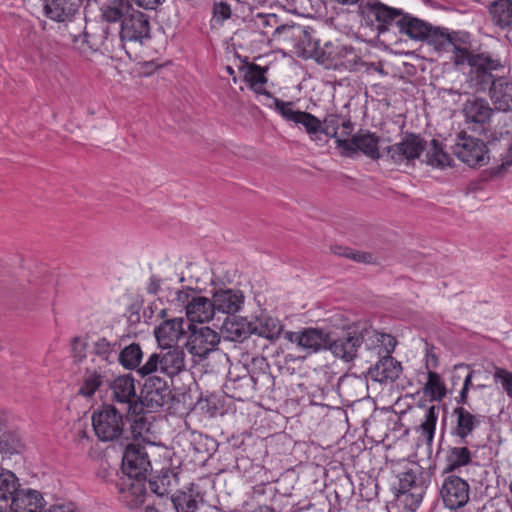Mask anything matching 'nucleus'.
<instances>
[{
  "instance_id": "obj_1",
  "label": "nucleus",
  "mask_w": 512,
  "mask_h": 512,
  "mask_svg": "<svg viewBox=\"0 0 512 512\" xmlns=\"http://www.w3.org/2000/svg\"><path fill=\"white\" fill-rule=\"evenodd\" d=\"M86 42L95 49L103 52L115 53L124 50L127 43L143 44L144 40L151 38V26L148 16L132 6L122 19L119 35H115L109 26L103 27L99 35L90 36L85 33Z\"/></svg>"
},
{
  "instance_id": "obj_2",
  "label": "nucleus",
  "mask_w": 512,
  "mask_h": 512,
  "mask_svg": "<svg viewBox=\"0 0 512 512\" xmlns=\"http://www.w3.org/2000/svg\"><path fill=\"white\" fill-rule=\"evenodd\" d=\"M379 342H384L386 347L391 350L394 337L390 334L380 333L366 323H354L336 338L330 335L328 350L334 357L345 362H352L358 357L363 344L368 350H375L379 346Z\"/></svg>"
},
{
  "instance_id": "obj_3",
  "label": "nucleus",
  "mask_w": 512,
  "mask_h": 512,
  "mask_svg": "<svg viewBox=\"0 0 512 512\" xmlns=\"http://www.w3.org/2000/svg\"><path fill=\"white\" fill-rule=\"evenodd\" d=\"M470 61L471 67L467 74L468 86L476 92L489 93L498 77L493 75V71L504 69L506 62L498 55L486 51L477 53Z\"/></svg>"
},
{
  "instance_id": "obj_4",
  "label": "nucleus",
  "mask_w": 512,
  "mask_h": 512,
  "mask_svg": "<svg viewBox=\"0 0 512 512\" xmlns=\"http://www.w3.org/2000/svg\"><path fill=\"white\" fill-rule=\"evenodd\" d=\"M92 426L102 442L123 441L127 433L123 414L111 404H103L93 412Z\"/></svg>"
},
{
  "instance_id": "obj_5",
  "label": "nucleus",
  "mask_w": 512,
  "mask_h": 512,
  "mask_svg": "<svg viewBox=\"0 0 512 512\" xmlns=\"http://www.w3.org/2000/svg\"><path fill=\"white\" fill-rule=\"evenodd\" d=\"M185 358L180 346L161 347L160 352L151 354L137 372L143 377L154 372L173 377L185 369Z\"/></svg>"
},
{
  "instance_id": "obj_6",
  "label": "nucleus",
  "mask_w": 512,
  "mask_h": 512,
  "mask_svg": "<svg viewBox=\"0 0 512 512\" xmlns=\"http://www.w3.org/2000/svg\"><path fill=\"white\" fill-rule=\"evenodd\" d=\"M425 489L424 482L414 471L408 470L399 474L392 508H396L398 512H415L422 502Z\"/></svg>"
},
{
  "instance_id": "obj_7",
  "label": "nucleus",
  "mask_w": 512,
  "mask_h": 512,
  "mask_svg": "<svg viewBox=\"0 0 512 512\" xmlns=\"http://www.w3.org/2000/svg\"><path fill=\"white\" fill-rule=\"evenodd\" d=\"M189 335L185 344L187 351L197 361H202L208 355L217 350L220 343V335L208 326L196 327L189 324Z\"/></svg>"
},
{
  "instance_id": "obj_8",
  "label": "nucleus",
  "mask_w": 512,
  "mask_h": 512,
  "mask_svg": "<svg viewBox=\"0 0 512 512\" xmlns=\"http://www.w3.org/2000/svg\"><path fill=\"white\" fill-rule=\"evenodd\" d=\"M454 155L470 167L483 166L489 161L488 148L483 140L462 132L453 146Z\"/></svg>"
},
{
  "instance_id": "obj_9",
  "label": "nucleus",
  "mask_w": 512,
  "mask_h": 512,
  "mask_svg": "<svg viewBox=\"0 0 512 512\" xmlns=\"http://www.w3.org/2000/svg\"><path fill=\"white\" fill-rule=\"evenodd\" d=\"M273 106L285 121L302 125L311 140H318V134L322 130V122L316 116L306 111L294 110L293 102H286L279 98H273Z\"/></svg>"
},
{
  "instance_id": "obj_10",
  "label": "nucleus",
  "mask_w": 512,
  "mask_h": 512,
  "mask_svg": "<svg viewBox=\"0 0 512 512\" xmlns=\"http://www.w3.org/2000/svg\"><path fill=\"white\" fill-rule=\"evenodd\" d=\"M379 137L370 131L360 130L350 139H337V148L345 157H353L359 151L371 159H379L381 154L378 149Z\"/></svg>"
},
{
  "instance_id": "obj_11",
  "label": "nucleus",
  "mask_w": 512,
  "mask_h": 512,
  "mask_svg": "<svg viewBox=\"0 0 512 512\" xmlns=\"http://www.w3.org/2000/svg\"><path fill=\"white\" fill-rule=\"evenodd\" d=\"M360 15L373 24L376 22L378 31L382 32L388 29L402 16L401 9L390 7L379 0H361L358 9Z\"/></svg>"
},
{
  "instance_id": "obj_12",
  "label": "nucleus",
  "mask_w": 512,
  "mask_h": 512,
  "mask_svg": "<svg viewBox=\"0 0 512 512\" xmlns=\"http://www.w3.org/2000/svg\"><path fill=\"white\" fill-rule=\"evenodd\" d=\"M150 469L151 463L145 447L128 444L122 459V471L127 476L126 479L143 481Z\"/></svg>"
},
{
  "instance_id": "obj_13",
  "label": "nucleus",
  "mask_w": 512,
  "mask_h": 512,
  "mask_svg": "<svg viewBox=\"0 0 512 512\" xmlns=\"http://www.w3.org/2000/svg\"><path fill=\"white\" fill-rule=\"evenodd\" d=\"M396 344L397 341L394 338L393 348L391 350L386 347L384 342H379V346L375 349L377 355L380 357V360L370 369V374L375 381L381 383L386 381L393 382L399 378L402 371L401 363L391 356Z\"/></svg>"
},
{
  "instance_id": "obj_14",
  "label": "nucleus",
  "mask_w": 512,
  "mask_h": 512,
  "mask_svg": "<svg viewBox=\"0 0 512 512\" xmlns=\"http://www.w3.org/2000/svg\"><path fill=\"white\" fill-rule=\"evenodd\" d=\"M111 398L114 402L124 406L125 411H140L142 405L137 396L135 380L131 375H122L110 383Z\"/></svg>"
},
{
  "instance_id": "obj_15",
  "label": "nucleus",
  "mask_w": 512,
  "mask_h": 512,
  "mask_svg": "<svg viewBox=\"0 0 512 512\" xmlns=\"http://www.w3.org/2000/svg\"><path fill=\"white\" fill-rule=\"evenodd\" d=\"M440 495L444 505L455 510L465 506L469 501L470 487L464 479L450 475L444 479Z\"/></svg>"
},
{
  "instance_id": "obj_16",
  "label": "nucleus",
  "mask_w": 512,
  "mask_h": 512,
  "mask_svg": "<svg viewBox=\"0 0 512 512\" xmlns=\"http://www.w3.org/2000/svg\"><path fill=\"white\" fill-rule=\"evenodd\" d=\"M139 403L144 406L157 409L169 403L171 398V391L167 382L157 376H149L141 390V397Z\"/></svg>"
},
{
  "instance_id": "obj_17",
  "label": "nucleus",
  "mask_w": 512,
  "mask_h": 512,
  "mask_svg": "<svg viewBox=\"0 0 512 512\" xmlns=\"http://www.w3.org/2000/svg\"><path fill=\"white\" fill-rule=\"evenodd\" d=\"M425 141L415 134H407L399 143L388 146L387 156L396 164L409 162L420 157Z\"/></svg>"
},
{
  "instance_id": "obj_18",
  "label": "nucleus",
  "mask_w": 512,
  "mask_h": 512,
  "mask_svg": "<svg viewBox=\"0 0 512 512\" xmlns=\"http://www.w3.org/2000/svg\"><path fill=\"white\" fill-rule=\"evenodd\" d=\"M285 338L308 353H316L321 350H328L330 334L321 329L307 328L298 332H287Z\"/></svg>"
},
{
  "instance_id": "obj_19",
  "label": "nucleus",
  "mask_w": 512,
  "mask_h": 512,
  "mask_svg": "<svg viewBox=\"0 0 512 512\" xmlns=\"http://www.w3.org/2000/svg\"><path fill=\"white\" fill-rule=\"evenodd\" d=\"M322 62L329 61L337 69H345L355 71L358 66H368L367 63L362 62L352 47L332 45L329 51H325V56L321 59Z\"/></svg>"
},
{
  "instance_id": "obj_20",
  "label": "nucleus",
  "mask_w": 512,
  "mask_h": 512,
  "mask_svg": "<svg viewBox=\"0 0 512 512\" xmlns=\"http://www.w3.org/2000/svg\"><path fill=\"white\" fill-rule=\"evenodd\" d=\"M488 96L496 112L512 113V79L498 76Z\"/></svg>"
},
{
  "instance_id": "obj_21",
  "label": "nucleus",
  "mask_w": 512,
  "mask_h": 512,
  "mask_svg": "<svg viewBox=\"0 0 512 512\" xmlns=\"http://www.w3.org/2000/svg\"><path fill=\"white\" fill-rule=\"evenodd\" d=\"M119 492V500L129 509H136L140 507L146 496V488L143 481H135L131 479H121L117 483Z\"/></svg>"
},
{
  "instance_id": "obj_22",
  "label": "nucleus",
  "mask_w": 512,
  "mask_h": 512,
  "mask_svg": "<svg viewBox=\"0 0 512 512\" xmlns=\"http://www.w3.org/2000/svg\"><path fill=\"white\" fill-rule=\"evenodd\" d=\"M255 386V379L247 370L244 369V373L242 375L234 376L232 372H229L223 387L227 396L243 401L251 395L255 390Z\"/></svg>"
},
{
  "instance_id": "obj_23",
  "label": "nucleus",
  "mask_w": 512,
  "mask_h": 512,
  "mask_svg": "<svg viewBox=\"0 0 512 512\" xmlns=\"http://www.w3.org/2000/svg\"><path fill=\"white\" fill-rule=\"evenodd\" d=\"M462 111L466 122L475 124L488 123L496 112L493 105L482 97L468 99L463 104Z\"/></svg>"
},
{
  "instance_id": "obj_24",
  "label": "nucleus",
  "mask_w": 512,
  "mask_h": 512,
  "mask_svg": "<svg viewBox=\"0 0 512 512\" xmlns=\"http://www.w3.org/2000/svg\"><path fill=\"white\" fill-rule=\"evenodd\" d=\"M214 311L223 314H235L244 302V296L241 291L233 289H221L212 296Z\"/></svg>"
},
{
  "instance_id": "obj_25",
  "label": "nucleus",
  "mask_w": 512,
  "mask_h": 512,
  "mask_svg": "<svg viewBox=\"0 0 512 512\" xmlns=\"http://www.w3.org/2000/svg\"><path fill=\"white\" fill-rule=\"evenodd\" d=\"M10 501L12 512H40L43 506V497L38 491L20 487Z\"/></svg>"
},
{
  "instance_id": "obj_26",
  "label": "nucleus",
  "mask_w": 512,
  "mask_h": 512,
  "mask_svg": "<svg viewBox=\"0 0 512 512\" xmlns=\"http://www.w3.org/2000/svg\"><path fill=\"white\" fill-rule=\"evenodd\" d=\"M248 328L250 334L258 335L273 342L279 338L283 325L279 319L261 314L254 321L248 322Z\"/></svg>"
},
{
  "instance_id": "obj_27",
  "label": "nucleus",
  "mask_w": 512,
  "mask_h": 512,
  "mask_svg": "<svg viewBox=\"0 0 512 512\" xmlns=\"http://www.w3.org/2000/svg\"><path fill=\"white\" fill-rule=\"evenodd\" d=\"M453 415L456 417V425L452 430V435L459 437L461 444H466L467 437L481 423L480 416L470 413L461 406L454 408Z\"/></svg>"
},
{
  "instance_id": "obj_28",
  "label": "nucleus",
  "mask_w": 512,
  "mask_h": 512,
  "mask_svg": "<svg viewBox=\"0 0 512 512\" xmlns=\"http://www.w3.org/2000/svg\"><path fill=\"white\" fill-rule=\"evenodd\" d=\"M43 10L50 20L65 22L73 19L79 11V5L71 0H46Z\"/></svg>"
},
{
  "instance_id": "obj_29",
  "label": "nucleus",
  "mask_w": 512,
  "mask_h": 512,
  "mask_svg": "<svg viewBox=\"0 0 512 512\" xmlns=\"http://www.w3.org/2000/svg\"><path fill=\"white\" fill-rule=\"evenodd\" d=\"M183 324V318H173L162 322L154 332L160 347L173 346L172 343L177 342L185 334Z\"/></svg>"
},
{
  "instance_id": "obj_30",
  "label": "nucleus",
  "mask_w": 512,
  "mask_h": 512,
  "mask_svg": "<svg viewBox=\"0 0 512 512\" xmlns=\"http://www.w3.org/2000/svg\"><path fill=\"white\" fill-rule=\"evenodd\" d=\"M332 46L331 42L325 43L324 47H320L319 41L314 39L308 27L303 26V34L297 38L294 48L299 55L303 57H315L321 60L325 56V51H329Z\"/></svg>"
},
{
  "instance_id": "obj_31",
  "label": "nucleus",
  "mask_w": 512,
  "mask_h": 512,
  "mask_svg": "<svg viewBox=\"0 0 512 512\" xmlns=\"http://www.w3.org/2000/svg\"><path fill=\"white\" fill-rule=\"evenodd\" d=\"M488 13L494 26L512 31V0H495L488 5Z\"/></svg>"
},
{
  "instance_id": "obj_32",
  "label": "nucleus",
  "mask_w": 512,
  "mask_h": 512,
  "mask_svg": "<svg viewBox=\"0 0 512 512\" xmlns=\"http://www.w3.org/2000/svg\"><path fill=\"white\" fill-rule=\"evenodd\" d=\"M266 71L267 68L253 63L244 65L240 68L244 81L255 93L263 94L273 100L274 97L264 88V85L267 83V78L265 76Z\"/></svg>"
},
{
  "instance_id": "obj_33",
  "label": "nucleus",
  "mask_w": 512,
  "mask_h": 512,
  "mask_svg": "<svg viewBox=\"0 0 512 512\" xmlns=\"http://www.w3.org/2000/svg\"><path fill=\"white\" fill-rule=\"evenodd\" d=\"M214 315L215 311L212 300L207 297L197 295L187 305L186 316L191 322H209L213 319Z\"/></svg>"
},
{
  "instance_id": "obj_34",
  "label": "nucleus",
  "mask_w": 512,
  "mask_h": 512,
  "mask_svg": "<svg viewBox=\"0 0 512 512\" xmlns=\"http://www.w3.org/2000/svg\"><path fill=\"white\" fill-rule=\"evenodd\" d=\"M396 25L400 33L413 40H425L431 28L429 23L405 13L396 21Z\"/></svg>"
},
{
  "instance_id": "obj_35",
  "label": "nucleus",
  "mask_w": 512,
  "mask_h": 512,
  "mask_svg": "<svg viewBox=\"0 0 512 512\" xmlns=\"http://www.w3.org/2000/svg\"><path fill=\"white\" fill-rule=\"evenodd\" d=\"M125 422L129 424V427H126L127 433L124 435V440L138 439L148 434L151 430V423L143 413V410L135 412L126 411Z\"/></svg>"
},
{
  "instance_id": "obj_36",
  "label": "nucleus",
  "mask_w": 512,
  "mask_h": 512,
  "mask_svg": "<svg viewBox=\"0 0 512 512\" xmlns=\"http://www.w3.org/2000/svg\"><path fill=\"white\" fill-rule=\"evenodd\" d=\"M178 485V477L170 469L162 470L159 475L153 476L149 480V488L156 495L163 497Z\"/></svg>"
},
{
  "instance_id": "obj_37",
  "label": "nucleus",
  "mask_w": 512,
  "mask_h": 512,
  "mask_svg": "<svg viewBox=\"0 0 512 512\" xmlns=\"http://www.w3.org/2000/svg\"><path fill=\"white\" fill-rule=\"evenodd\" d=\"M445 472H454L457 469L467 466L472 462L471 451L464 446L450 447L446 453Z\"/></svg>"
},
{
  "instance_id": "obj_38",
  "label": "nucleus",
  "mask_w": 512,
  "mask_h": 512,
  "mask_svg": "<svg viewBox=\"0 0 512 512\" xmlns=\"http://www.w3.org/2000/svg\"><path fill=\"white\" fill-rule=\"evenodd\" d=\"M247 27L262 35H268L270 30H275L279 24V18L275 14L256 13L251 15L249 19H245Z\"/></svg>"
},
{
  "instance_id": "obj_39",
  "label": "nucleus",
  "mask_w": 512,
  "mask_h": 512,
  "mask_svg": "<svg viewBox=\"0 0 512 512\" xmlns=\"http://www.w3.org/2000/svg\"><path fill=\"white\" fill-rule=\"evenodd\" d=\"M25 444L18 432L6 431L0 436V453L3 457H11L24 451Z\"/></svg>"
},
{
  "instance_id": "obj_40",
  "label": "nucleus",
  "mask_w": 512,
  "mask_h": 512,
  "mask_svg": "<svg viewBox=\"0 0 512 512\" xmlns=\"http://www.w3.org/2000/svg\"><path fill=\"white\" fill-rule=\"evenodd\" d=\"M143 352L138 343H132L118 352L117 360L125 369L134 370L140 368Z\"/></svg>"
},
{
  "instance_id": "obj_41",
  "label": "nucleus",
  "mask_w": 512,
  "mask_h": 512,
  "mask_svg": "<svg viewBox=\"0 0 512 512\" xmlns=\"http://www.w3.org/2000/svg\"><path fill=\"white\" fill-rule=\"evenodd\" d=\"M19 487V479L13 472L0 468V501L7 503Z\"/></svg>"
},
{
  "instance_id": "obj_42",
  "label": "nucleus",
  "mask_w": 512,
  "mask_h": 512,
  "mask_svg": "<svg viewBox=\"0 0 512 512\" xmlns=\"http://www.w3.org/2000/svg\"><path fill=\"white\" fill-rule=\"evenodd\" d=\"M303 34V26L297 24H278L277 28L272 32L275 40L289 44L294 47V44L299 37Z\"/></svg>"
},
{
  "instance_id": "obj_43",
  "label": "nucleus",
  "mask_w": 512,
  "mask_h": 512,
  "mask_svg": "<svg viewBox=\"0 0 512 512\" xmlns=\"http://www.w3.org/2000/svg\"><path fill=\"white\" fill-rule=\"evenodd\" d=\"M199 495L178 492L171 497V507L175 512H195L198 508Z\"/></svg>"
},
{
  "instance_id": "obj_44",
  "label": "nucleus",
  "mask_w": 512,
  "mask_h": 512,
  "mask_svg": "<svg viewBox=\"0 0 512 512\" xmlns=\"http://www.w3.org/2000/svg\"><path fill=\"white\" fill-rule=\"evenodd\" d=\"M426 162L432 167L444 168L451 166L452 158L443 151L440 143L433 139L430 143V148L426 153Z\"/></svg>"
},
{
  "instance_id": "obj_45",
  "label": "nucleus",
  "mask_w": 512,
  "mask_h": 512,
  "mask_svg": "<svg viewBox=\"0 0 512 512\" xmlns=\"http://www.w3.org/2000/svg\"><path fill=\"white\" fill-rule=\"evenodd\" d=\"M131 5L128 1L119 0L114 2L113 5H106L101 8V17L107 23H115L118 21L122 22V19L126 16Z\"/></svg>"
},
{
  "instance_id": "obj_46",
  "label": "nucleus",
  "mask_w": 512,
  "mask_h": 512,
  "mask_svg": "<svg viewBox=\"0 0 512 512\" xmlns=\"http://www.w3.org/2000/svg\"><path fill=\"white\" fill-rule=\"evenodd\" d=\"M119 345L117 342H110L106 338H99L94 343V352L97 356L101 357L109 363H114L118 357Z\"/></svg>"
},
{
  "instance_id": "obj_47",
  "label": "nucleus",
  "mask_w": 512,
  "mask_h": 512,
  "mask_svg": "<svg viewBox=\"0 0 512 512\" xmlns=\"http://www.w3.org/2000/svg\"><path fill=\"white\" fill-rule=\"evenodd\" d=\"M424 392L433 400H441L445 396V387L436 372H428V381L424 387Z\"/></svg>"
},
{
  "instance_id": "obj_48",
  "label": "nucleus",
  "mask_w": 512,
  "mask_h": 512,
  "mask_svg": "<svg viewBox=\"0 0 512 512\" xmlns=\"http://www.w3.org/2000/svg\"><path fill=\"white\" fill-rule=\"evenodd\" d=\"M425 40L435 45L437 49L446 50L450 47L451 38L449 37V32L447 29H442L439 27L429 28V32Z\"/></svg>"
},
{
  "instance_id": "obj_49",
  "label": "nucleus",
  "mask_w": 512,
  "mask_h": 512,
  "mask_svg": "<svg viewBox=\"0 0 512 512\" xmlns=\"http://www.w3.org/2000/svg\"><path fill=\"white\" fill-rule=\"evenodd\" d=\"M231 2H235V0L214 1L212 15L216 23L223 24L224 21L231 18L233 10Z\"/></svg>"
},
{
  "instance_id": "obj_50",
  "label": "nucleus",
  "mask_w": 512,
  "mask_h": 512,
  "mask_svg": "<svg viewBox=\"0 0 512 512\" xmlns=\"http://www.w3.org/2000/svg\"><path fill=\"white\" fill-rule=\"evenodd\" d=\"M437 418H438V413L436 411V407L435 406L429 407L425 413V420L421 424V429H422L423 435L427 438V440L429 442H431L433 440Z\"/></svg>"
},
{
  "instance_id": "obj_51",
  "label": "nucleus",
  "mask_w": 512,
  "mask_h": 512,
  "mask_svg": "<svg viewBox=\"0 0 512 512\" xmlns=\"http://www.w3.org/2000/svg\"><path fill=\"white\" fill-rule=\"evenodd\" d=\"M321 122L322 130L320 131V134L323 133L326 136L335 139V143L337 144V139H342L338 135V128L341 125L340 116L336 114H328Z\"/></svg>"
},
{
  "instance_id": "obj_52",
  "label": "nucleus",
  "mask_w": 512,
  "mask_h": 512,
  "mask_svg": "<svg viewBox=\"0 0 512 512\" xmlns=\"http://www.w3.org/2000/svg\"><path fill=\"white\" fill-rule=\"evenodd\" d=\"M102 384V376L97 372H92L84 379L83 385L79 389V394L85 397H91Z\"/></svg>"
},
{
  "instance_id": "obj_53",
  "label": "nucleus",
  "mask_w": 512,
  "mask_h": 512,
  "mask_svg": "<svg viewBox=\"0 0 512 512\" xmlns=\"http://www.w3.org/2000/svg\"><path fill=\"white\" fill-rule=\"evenodd\" d=\"M494 379L500 382L506 393L512 397V373L506 369L495 367Z\"/></svg>"
},
{
  "instance_id": "obj_54",
  "label": "nucleus",
  "mask_w": 512,
  "mask_h": 512,
  "mask_svg": "<svg viewBox=\"0 0 512 512\" xmlns=\"http://www.w3.org/2000/svg\"><path fill=\"white\" fill-rule=\"evenodd\" d=\"M477 53L470 52L467 47L456 48L453 50L452 60L455 65H463L467 63L471 67V59L475 57Z\"/></svg>"
},
{
  "instance_id": "obj_55",
  "label": "nucleus",
  "mask_w": 512,
  "mask_h": 512,
  "mask_svg": "<svg viewBox=\"0 0 512 512\" xmlns=\"http://www.w3.org/2000/svg\"><path fill=\"white\" fill-rule=\"evenodd\" d=\"M232 341H243L250 334L249 328L240 327L238 323H232L230 328H227Z\"/></svg>"
},
{
  "instance_id": "obj_56",
  "label": "nucleus",
  "mask_w": 512,
  "mask_h": 512,
  "mask_svg": "<svg viewBox=\"0 0 512 512\" xmlns=\"http://www.w3.org/2000/svg\"><path fill=\"white\" fill-rule=\"evenodd\" d=\"M197 297L196 291L192 288H186L183 290H178L176 292V300L182 305L187 311V305L191 303V300Z\"/></svg>"
},
{
  "instance_id": "obj_57",
  "label": "nucleus",
  "mask_w": 512,
  "mask_h": 512,
  "mask_svg": "<svg viewBox=\"0 0 512 512\" xmlns=\"http://www.w3.org/2000/svg\"><path fill=\"white\" fill-rule=\"evenodd\" d=\"M348 258L352 259L356 262H359V263H373L374 262V257L371 253L352 250V249H351V251H349Z\"/></svg>"
},
{
  "instance_id": "obj_58",
  "label": "nucleus",
  "mask_w": 512,
  "mask_h": 512,
  "mask_svg": "<svg viewBox=\"0 0 512 512\" xmlns=\"http://www.w3.org/2000/svg\"><path fill=\"white\" fill-rule=\"evenodd\" d=\"M449 37L451 38L450 46L453 48V50H456V48H462V43H467L468 40V34L464 33H458V32H452L449 33Z\"/></svg>"
},
{
  "instance_id": "obj_59",
  "label": "nucleus",
  "mask_w": 512,
  "mask_h": 512,
  "mask_svg": "<svg viewBox=\"0 0 512 512\" xmlns=\"http://www.w3.org/2000/svg\"><path fill=\"white\" fill-rule=\"evenodd\" d=\"M85 343L80 337H75L72 340V352L74 357L82 359L84 355Z\"/></svg>"
},
{
  "instance_id": "obj_60",
  "label": "nucleus",
  "mask_w": 512,
  "mask_h": 512,
  "mask_svg": "<svg viewBox=\"0 0 512 512\" xmlns=\"http://www.w3.org/2000/svg\"><path fill=\"white\" fill-rule=\"evenodd\" d=\"M45 512H76V507L73 503L56 504L50 506Z\"/></svg>"
},
{
  "instance_id": "obj_61",
  "label": "nucleus",
  "mask_w": 512,
  "mask_h": 512,
  "mask_svg": "<svg viewBox=\"0 0 512 512\" xmlns=\"http://www.w3.org/2000/svg\"><path fill=\"white\" fill-rule=\"evenodd\" d=\"M137 6L142 7L144 9H155L158 5H160L164 0H132Z\"/></svg>"
},
{
  "instance_id": "obj_62",
  "label": "nucleus",
  "mask_w": 512,
  "mask_h": 512,
  "mask_svg": "<svg viewBox=\"0 0 512 512\" xmlns=\"http://www.w3.org/2000/svg\"><path fill=\"white\" fill-rule=\"evenodd\" d=\"M161 286V280L157 278L156 276H151L149 279V284L147 286V292L152 295H156Z\"/></svg>"
},
{
  "instance_id": "obj_63",
  "label": "nucleus",
  "mask_w": 512,
  "mask_h": 512,
  "mask_svg": "<svg viewBox=\"0 0 512 512\" xmlns=\"http://www.w3.org/2000/svg\"><path fill=\"white\" fill-rule=\"evenodd\" d=\"M342 132H341V138H345L350 136L353 130V124L350 120L343 121L341 123Z\"/></svg>"
},
{
  "instance_id": "obj_64",
  "label": "nucleus",
  "mask_w": 512,
  "mask_h": 512,
  "mask_svg": "<svg viewBox=\"0 0 512 512\" xmlns=\"http://www.w3.org/2000/svg\"><path fill=\"white\" fill-rule=\"evenodd\" d=\"M299 512H325V510L316 508L314 504H308L305 507L299 508Z\"/></svg>"
}]
</instances>
